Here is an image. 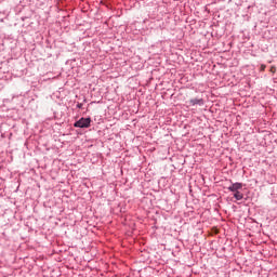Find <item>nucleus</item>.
Wrapping results in <instances>:
<instances>
[{"label":"nucleus","mask_w":277,"mask_h":277,"mask_svg":"<svg viewBox=\"0 0 277 277\" xmlns=\"http://www.w3.org/2000/svg\"><path fill=\"white\" fill-rule=\"evenodd\" d=\"M234 198H236L237 200H243V194L237 190L234 193Z\"/></svg>","instance_id":"4"},{"label":"nucleus","mask_w":277,"mask_h":277,"mask_svg":"<svg viewBox=\"0 0 277 277\" xmlns=\"http://www.w3.org/2000/svg\"><path fill=\"white\" fill-rule=\"evenodd\" d=\"M265 68H267V66H265V65H261L260 70L264 71V70H265Z\"/></svg>","instance_id":"6"},{"label":"nucleus","mask_w":277,"mask_h":277,"mask_svg":"<svg viewBox=\"0 0 277 277\" xmlns=\"http://www.w3.org/2000/svg\"><path fill=\"white\" fill-rule=\"evenodd\" d=\"M77 107L81 108V104H78Z\"/></svg>","instance_id":"7"},{"label":"nucleus","mask_w":277,"mask_h":277,"mask_svg":"<svg viewBox=\"0 0 277 277\" xmlns=\"http://www.w3.org/2000/svg\"><path fill=\"white\" fill-rule=\"evenodd\" d=\"M91 122H92V119L90 118H80L78 121L74 123V127L78 129H90Z\"/></svg>","instance_id":"1"},{"label":"nucleus","mask_w":277,"mask_h":277,"mask_svg":"<svg viewBox=\"0 0 277 277\" xmlns=\"http://www.w3.org/2000/svg\"><path fill=\"white\" fill-rule=\"evenodd\" d=\"M269 72H272V75H276V66H272Z\"/></svg>","instance_id":"5"},{"label":"nucleus","mask_w":277,"mask_h":277,"mask_svg":"<svg viewBox=\"0 0 277 277\" xmlns=\"http://www.w3.org/2000/svg\"><path fill=\"white\" fill-rule=\"evenodd\" d=\"M242 187H243V184L234 183L228 187V190L235 193V192H239V189H242Z\"/></svg>","instance_id":"2"},{"label":"nucleus","mask_w":277,"mask_h":277,"mask_svg":"<svg viewBox=\"0 0 277 277\" xmlns=\"http://www.w3.org/2000/svg\"><path fill=\"white\" fill-rule=\"evenodd\" d=\"M189 105H205V101L202 98H193L189 101Z\"/></svg>","instance_id":"3"}]
</instances>
